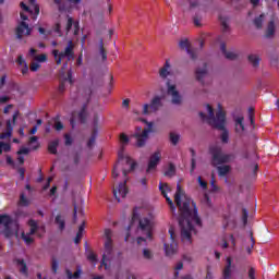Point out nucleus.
Instances as JSON below:
<instances>
[{
	"mask_svg": "<svg viewBox=\"0 0 279 279\" xmlns=\"http://www.w3.org/2000/svg\"><path fill=\"white\" fill-rule=\"evenodd\" d=\"M182 195H184V192H182V186L178 184L177 192L174 194V202L181 213L179 218V226L181 228V241H183V243H192L191 234H193V232L194 234L197 233L195 227H193V222L196 223V226L202 227V219H199V216L197 215V207L195 202L185 196L182 203Z\"/></svg>",
	"mask_w": 279,
	"mask_h": 279,
	"instance_id": "obj_1",
	"label": "nucleus"
},
{
	"mask_svg": "<svg viewBox=\"0 0 279 279\" xmlns=\"http://www.w3.org/2000/svg\"><path fill=\"white\" fill-rule=\"evenodd\" d=\"M138 221L140 223V230L143 232V234H146V239H149L151 241L154 236V220H151V216L141 218V214H138V207H135L133 209L132 214V222Z\"/></svg>",
	"mask_w": 279,
	"mask_h": 279,
	"instance_id": "obj_2",
	"label": "nucleus"
},
{
	"mask_svg": "<svg viewBox=\"0 0 279 279\" xmlns=\"http://www.w3.org/2000/svg\"><path fill=\"white\" fill-rule=\"evenodd\" d=\"M218 112L216 113L215 118V109H213V106L207 105L208 110V124L211 125V128H216V130H223V123H226V112L223 109H221V105H218Z\"/></svg>",
	"mask_w": 279,
	"mask_h": 279,
	"instance_id": "obj_3",
	"label": "nucleus"
},
{
	"mask_svg": "<svg viewBox=\"0 0 279 279\" xmlns=\"http://www.w3.org/2000/svg\"><path fill=\"white\" fill-rule=\"evenodd\" d=\"M209 154H211L214 167H217V165H226L234 160V155L223 154V149L221 148V146H210Z\"/></svg>",
	"mask_w": 279,
	"mask_h": 279,
	"instance_id": "obj_4",
	"label": "nucleus"
},
{
	"mask_svg": "<svg viewBox=\"0 0 279 279\" xmlns=\"http://www.w3.org/2000/svg\"><path fill=\"white\" fill-rule=\"evenodd\" d=\"M105 236V252L102 254L101 265L105 267V269H108V263L112 260V254L114 252V244L112 243V230L106 229Z\"/></svg>",
	"mask_w": 279,
	"mask_h": 279,
	"instance_id": "obj_5",
	"label": "nucleus"
},
{
	"mask_svg": "<svg viewBox=\"0 0 279 279\" xmlns=\"http://www.w3.org/2000/svg\"><path fill=\"white\" fill-rule=\"evenodd\" d=\"M142 121L147 125V128L144 129L142 132L141 128H136V132L133 135L134 138H136V147H145L147 138H149V134L154 132V122H149L146 119H143Z\"/></svg>",
	"mask_w": 279,
	"mask_h": 279,
	"instance_id": "obj_6",
	"label": "nucleus"
},
{
	"mask_svg": "<svg viewBox=\"0 0 279 279\" xmlns=\"http://www.w3.org/2000/svg\"><path fill=\"white\" fill-rule=\"evenodd\" d=\"M125 148H121V150L118 153V163L114 166L113 171H112V178L114 180H117V178H119V172H117V168L119 167V165H121V162H125V165H131L130 170L126 169H122V173L124 175V178L128 177V173H130V171H134L136 169V162L132 161V157L130 156H125L124 155Z\"/></svg>",
	"mask_w": 279,
	"mask_h": 279,
	"instance_id": "obj_7",
	"label": "nucleus"
},
{
	"mask_svg": "<svg viewBox=\"0 0 279 279\" xmlns=\"http://www.w3.org/2000/svg\"><path fill=\"white\" fill-rule=\"evenodd\" d=\"M73 49H75V45L73 44V40H70L63 52H60L58 49L52 50V56L56 63L58 65L62 64V60H64V58H68V60H73L75 58V52Z\"/></svg>",
	"mask_w": 279,
	"mask_h": 279,
	"instance_id": "obj_8",
	"label": "nucleus"
},
{
	"mask_svg": "<svg viewBox=\"0 0 279 279\" xmlns=\"http://www.w3.org/2000/svg\"><path fill=\"white\" fill-rule=\"evenodd\" d=\"M20 16L22 19V22L17 25L15 29L16 38L21 40L23 36H29L32 34V28H29V24H27L25 21H28L27 14L21 12Z\"/></svg>",
	"mask_w": 279,
	"mask_h": 279,
	"instance_id": "obj_9",
	"label": "nucleus"
},
{
	"mask_svg": "<svg viewBox=\"0 0 279 279\" xmlns=\"http://www.w3.org/2000/svg\"><path fill=\"white\" fill-rule=\"evenodd\" d=\"M168 232L170 234L171 243H165V252L167 256H173V254L178 252V242H175V229L170 227Z\"/></svg>",
	"mask_w": 279,
	"mask_h": 279,
	"instance_id": "obj_10",
	"label": "nucleus"
},
{
	"mask_svg": "<svg viewBox=\"0 0 279 279\" xmlns=\"http://www.w3.org/2000/svg\"><path fill=\"white\" fill-rule=\"evenodd\" d=\"M160 108H162V98L156 96L151 99L150 105H144L143 114H149V112H158Z\"/></svg>",
	"mask_w": 279,
	"mask_h": 279,
	"instance_id": "obj_11",
	"label": "nucleus"
},
{
	"mask_svg": "<svg viewBox=\"0 0 279 279\" xmlns=\"http://www.w3.org/2000/svg\"><path fill=\"white\" fill-rule=\"evenodd\" d=\"M28 226L31 228V231L27 234L23 232L22 239L26 243V245H32V243H34V238H32V235L38 232V222H36V220L34 219H31L28 220Z\"/></svg>",
	"mask_w": 279,
	"mask_h": 279,
	"instance_id": "obj_12",
	"label": "nucleus"
},
{
	"mask_svg": "<svg viewBox=\"0 0 279 279\" xmlns=\"http://www.w3.org/2000/svg\"><path fill=\"white\" fill-rule=\"evenodd\" d=\"M12 217L9 215H0V226H4L3 234L7 239H10L14 234L10 226H12Z\"/></svg>",
	"mask_w": 279,
	"mask_h": 279,
	"instance_id": "obj_13",
	"label": "nucleus"
},
{
	"mask_svg": "<svg viewBox=\"0 0 279 279\" xmlns=\"http://www.w3.org/2000/svg\"><path fill=\"white\" fill-rule=\"evenodd\" d=\"M167 88L168 95L172 97V104H174V106H180V104H182V96H180V92H178L175 85H171V83L168 81Z\"/></svg>",
	"mask_w": 279,
	"mask_h": 279,
	"instance_id": "obj_14",
	"label": "nucleus"
},
{
	"mask_svg": "<svg viewBox=\"0 0 279 279\" xmlns=\"http://www.w3.org/2000/svg\"><path fill=\"white\" fill-rule=\"evenodd\" d=\"M161 158H162V155L160 154V151H155L148 160L146 173H151V171H156V168L160 163Z\"/></svg>",
	"mask_w": 279,
	"mask_h": 279,
	"instance_id": "obj_15",
	"label": "nucleus"
},
{
	"mask_svg": "<svg viewBox=\"0 0 279 279\" xmlns=\"http://www.w3.org/2000/svg\"><path fill=\"white\" fill-rule=\"evenodd\" d=\"M159 191H160L161 195H163V197L166 198L168 206H170V210L172 213H175V205L173 204V201L167 195V191H169V185L167 183L160 182Z\"/></svg>",
	"mask_w": 279,
	"mask_h": 279,
	"instance_id": "obj_16",
	"label": "nucleus"
},
{
	"mask_svg": "<svg viewBox=\"0 0 279 279\" xmlns=\"http://www.w3.org/2000/svg\"><path fill=\"white\" fill-rule=\"evenodd\" d=\"M128 181H124L122 183H119L118 191L113 189V195L118 202H121L120 197H126L128 195Z\"/></svg>",
	"mask_w": 279,
	"mask_h": 279,
	"instance_id": "obj_17",
	"label": "nucleus"
},
{
	"mask_svg": "<svg viewBox=\"0 0 279 279\" xmlns=\"http://www.w3.org/2000/svg\"><path fill=\"white\" fill-rule=\"evenodd\" d=\"M179 47L181 49H185L187 51L189 56L191 57L192 60L197 59V53L194 52L193 49H191V44L189 43V39H183L179 43Z\"/></svg>",
	"mask_w": 279,
	"mask_h": 279,
	"instance_id": "obj_18",
	"label": "nucleus"
},
{
	"mask_svg": "<svg viewBox=\"0 0 279 279\" xmlns=\"http://www.w3.org/2000/svg\"><path fill=\"white\" fill-rule=\"evenodd\" d=\"M197 82L204 84V77L208 75V65L204 63L203 68H197L195 71Z\"/></svg>",
	"mask_w": 279,
	"mask_h": 279,
	"instance_id": "obj_19",
	"label": "nucleus"
},
{
	"mask_svg": "<svg viewBox=\"0 0 279 279\" xmlns=\"http://www.w3.org/2000/svg\"><path fill=\"white\" fill-rule=\"evenodd\" d=\"M171 63H169V60H166L163 66L159 70V76L161 80H167L168 75H171Z\"/></svg>",
	"mask_w": 279,
	"mask_h": 279,
	"instance_id": "obj_20",
	"label": "nucleus"
},
{
	"mask_svg": "<svg viewBox=\"0 0 279 279\" xmlns=\"http://www.w3.org/2000/svg\"><path fill=\"white\" fill-rule=\"evenodd\" d=\"M220 50L223 53V56L227 58V60H236V58H239V56L235 52L228 51L226 49V44L225 43H222L220 45Z\"/></svg>",
	"mask_w": 279,
	"mask_h": 279,
	"instance_id": "obj_21",
	"label": "nucleus"
},
{
	"mask_svg": "<svg viewBox=\"0 0 279 279\" xmlns=\"http://www.w3.org/2000/svg\"><path fill=\"white\" fill-rule=\"evenodd\" d=\"M88 104H84L82 109L78 112V121L80 123H86V119H88Z\"/></svg>",
	"mask_w": 279,
	"mask_h": 279,
	"instance_id": "obj_22",
	"label": "nucleus"
},
{
	"mask_svg": "<svg viewBox=\"0 0 279 279\" xmlns=\"http://www.w3.org/2000/svg\"><path fill=\"white\" fill-rule=\"evenodd\" d=\"M14 128L12 126V121H7V131L0 134V141H3L5 138H10L12 136Z\"/></svg>",
	"mask_w": 279,
	"mask_h": 279,
	"instance_id": "obj_23",
	"label": "nucleus"
},
{
	"mask_svg": "<svg viewBox=\"0 0 279 279\" xmlns=\"http://www.w3.org/2000/svg\"><path fill=\"white\" fill-rule=\"evenodd\" d=\"M230 276H232V258H227V266L223 269V278L230 279Z\"/></svg>",
	"mask_w": 279,
	"mask_h": 279,
	"instance_id": "obj_24",
	"label": "nucleus"
},
{
	"mask_svg": "<svg viewBox=\"0 0 279 279\" xmlns=\"http://www.w3.org/2000/svg\"><path fill=\"white\" fill-rule=\"evenodd\" d=\"M99 56L101 57L102 62L108 60V50H106V47H104V38L99 39Z\"/></svg>",
	"mask_w": 279,
	"mask_h": 279,
	"instance_id": "obj_25",
	"label": "nucleus"
},
{
	"mask_svg": "<svg viewBox=\"0 0 279 279\" xmlns=\"http://www.w3.org/2000/svg\"><path fill=\"white\" fill-rule=\"evenodd\" d=\"M65 274L68 279H80V277L82 276V268L78 266L74 274L71 270L66 269Z\"/></svg>",
	"mask_w": 279,
	"mask_h": 279,
	"instance_id": "obj_26",
	"label": "nucleus"
},
{
	"mask_svg": "<svg viewBox=\"0 0 279 279\" xmlns=\"http://www.w3.org/2000/svg\"><path fill=\"white\" fill-rule=\"evenodd\" d=\"M60 145V140H54L48 144V151L50 154H58V146Z\"/></svg>",
	"mask_w": 279,
	"mask_h": 279,
	"instance_id": "obj_27",
	"label": "nucleus"
},
{
	"mask_svg": "<svg viewBox=\"0 0 279 279\" xmlns=\"http://www.w3.org/2000/svg\"><path fill=\"white\" fill-rule=\"evenodd\" d=\"M276 34V24L274 20L268 23L267 31H266V38H271Z\"/></svg>",
	"mask_w": 279,
	"mask_h": 279,
	"instance_id": "obj_28",
	"label": "nucleus"
},
{
	"mask_svg": "<svg viewBox=\"0 0 279 279\" xmlns=\"http://www.w3.org/2000/svg\"><path fill=\"white\" fill-rule=\"evenodd\" d=\"M230 170H231L230 166H218L217 167L219 178H226V175L230 173Z\"/></svg>",
	"mask_w": 279,
	"mask_h": 279,
	"instance_id": "obj_29",
	"label": "nucleus"
},
{
	"mask_svg": "<svg viewBox=\"0 0 279 279\" xmlns=\"http://www.w3.org/2000/svg\"><path fill=\"white\" fill-rule=\"evenodd\" d=\"M243 117H239L235 119V132H245V124H243Z\"/></svg>",
	"mask_w": 279,
	"mask_h": 279,
	"instance_id": "obj_30",
	"label": "nucleus"
},
{
	"mask_svg": "<svg viewBox=\"0 0 279 279\" xmlns=\"http://www.w3.org/2000/svg\"><path fill=\"white\" fill-rule=\"evenodd\" d=\"M86 226V222H82V225L78 227V231L76 233V236L74 239V243L77 245L80 241H82V236L84 235V228Z\"/></svg>",
	"mask_w": 279,
	"mask_h": 279,
	"instance_id": "obj_31",
	"label": "nucleus"
},
{
	"mask_svg": "<svg viewBox=\"0 0 279 279\" xmlns=\"http://www.w3.org/2000/svg\"><path fill=\"white\" fill-rule=\"evenodd\" d=\"M31 3V8H33L35 14L33 15V20L36 21L38 19V14H40V5L36 3V0H28Z\"/></svg>",
	"mask_w": 279,
	"mask_h": 279,
	"instance_id": "obj_32",
	"label": "nucleus"
},
{
	"mask_svg": "<svg viewBox=\"0 0 279 279\" xmlns=\"http://www.w3.org/2000/svg\"><path fill=\"white\" fill-rule=\"evenodd\" d=\"M248 62L256 69L260 64V57L258 54H250Z\"/></svg>",
	"mask_w": 279,
	"mask_h": 279,
	"instance_id": "obj_33",
	"label": "nucleus"
},
{
	"mask_svg": "<svg viewBox=\"0 0 279 279\" xmlns=\"http://www.w3.org/2000/svg\"><path fill=\"white\" fill-rule=\"evenodd\" d=\"M222 130V133L220 135L221 142L226 145L230 141V134L228 133V130H226V122L223 123V129H218Z\"/></svg>",
	"mask_w": 279,
	"mask_h": 279,
	"instance_id": "obj_34",
	"label": "nucleus"
},
{
	"mask_svg": "<svg viewBox=\"0 0 279 279\" xmlns=\"http://www.w3.org/2000/svg\"><path fill=\"white\" fill-rule=\"evenodd\" d=\"M163 175H166V178H173V175H175V166L173 163H169V167L165 171Z\"/></svg>",
	"mask_w": 279,
	"mask_h": 279,
	"instance_id": "obj_35",
	"label": "nucleus"
},
{
	"mask_svg": "<svg viewBox=\"0 0 279 279\" xmlns=\"http://www.w3.org/2000/svg\"><path fill=\"white\" fill-rule=\"evenodd\" d=\"M263 21H265V15L264 13H262L258 17H255L254 20V25L257 29H262L263 28Z\"/></svg>",
	"mask_w": 279,
	"mask_h": 279,
	"instance_id": "obj_36",
	"label": "nucleus"
},
{
	"mask_svg": "<svg viewBox=\"0 0 279 279\" xmlns=\"http://www.w3.org/2000/svg\"><path fill=\"white\" fill-rule=\"evenodd\" d=\"M54 222L57 223V226H59V230H64V228H66V223L64 222V219H62V216L57 215Z\"/></svg>",
	"mask_w": 279,
	"mask_h": 279,
	"instance_id": "obj_37",
	"label": "nucleus"
},
{
	"mask_svg": "<svg viewBox=\"0 0 279 279\" xmlns=\"http://www.w3.org/2000/svg\"><path fill=\"white\" fill-rule=\"evenodd\" d=\"M12 149V146L8 143L0 142V156L3 151L8 153Z\"/></svg>",
	"mask_w": 279,
	"mask_h": 279,
	"instance_id": "obj_38",
	"label": "nucleus"
},
{
	"mask_svg": "<svg viewBox=\"0 0 279 279\" xmlns=\"http://www.w3.org/2000/svg\"><path fill=\"white\" fill-rule=\"evenodd\" d=\"M220 24L222 32H228V29H230V26L228 25V17L220 16Z\"/></svg>",
	"mask_w": 279,
	"mask_h": 279,
	"instance_id": "obj_39",
	"label": "nucleus"
},
{
	"mask_svg": "<svg viewBox=\"0 0 279 279\" xmlns=\"http://www.w3.org/2000/svg\"><path fill=\"white\" fill-rule=\"evenodd\" d=\"M170 142L172 145H178L180 143V135L175 133H170Z\"/></svg>",
	"mask_w": 279,
	"mask_h": 279,
	"instance_id": "obj_40",
	"label": "nucleus"
},
{
	"mask_svg": "<svg viewBox=\"0 0 279 279\" xmlns=\"http://www.w3.org/2000/svg\"><path fill=\"white\" fill-rule=\"evenodd\" d=\"M87 260H90L92 263H97V255L93 253V251H87Z\"/></svg>",
	"mask_w": 279,
	"mask_h": 279,
	"instance_id": "obj_41",
	"label": "nucleus"
},
{
	"mask_svg": "<svg viewBox=\"0 0 279 279\" xmlns=\"http://www.w3.org/2000/svg\"><path fill=\"white\" fill-rule=\"evenodd\" d=\"M53 33L57 34L59 37L62 36V26L60 23L54 24Z\"/></svg>",
	"mask_w": 279,
	"mask_h": 279,
	"instance_id": "obj_42",
	"label": "nucleus"
},
{
	"mask_svg": "<svg viewBox=\"0 0 279 279\" xmlns=\"http://www.w3.org/2000/svg\"><path fill=\"white\" fill-rule=\"evenodd\" d=\"M58 267H59L58 259L52 258V262H51L52 274H58Z\"/></svg>",
	"mask_w": 279,
	"mask_h": 279,
	"instance_id": "obj_43",
	"label": "nucleus"
},
{
	"mask_svg": "<svg viewBox=\"0 0 279 279\" xmlns=\"http://www.w3.org/2000/svg\"><path fill=\"white\" fill-rule=\"evenodd\" d=\"M20 204L21 206H29V201L25 197V194L20 195Z\"/></svg>",
	"mask_w": 279,
	"mask_h": 279,
	"instance_id": "obj_44",
	"label": "nucleus"
},
{
	"mask_svg": "<svg viewBox=\"0 0 279 279\" xmlns=\"http://www.w3.org/2000/svg\"><path fill=\"white\" fill-rule=\"evenodd\" d=\"M20 8H22V10H24V12H28V14H34V10H32V8L27 7V4H25V2H21Z\"/></svg>",
	"mask_w": 279,
	"mask_h": 279,
	"instance_id": "obj_45",
	"label": "nucleus"
},
{
	"mask_svg": "<svg viewBox=\"0 0 279 279\" xmlns=\"http://www.w3.org/2000/svg\"><path fill=\"white\" fill-rule=\"evenodd\" d=\"M247 217H248V211L243 208L242 209V221H243V226H247Z\"/></svg>",
	"mask_w": 279,
	"mask_h": 279,
	"instance_id": "obj_46",
	"label": "nucleus"
},
{
	"mask_svg": "<svg viewBox=\"0 0 279 279\" xmlns=\"http://www.w3.org/2000/svg\"><path fill=\"white\" fill-rule=\"evenodd\" d=\"M64 138H65V146L71 147V145H73V137H71V135L69 133H66L64 135Z\"/></svg>",
	"mask_w": 279,
	"mask_h": 279,
	"instance_id": "obj_47",
	"label": "nucleus"
},
{
	"mask_svg": "<svg viewBox=\"0 0 279 279\" xmlns=\"http://www.w3.org/2000/svg\"><path fill=\"white\" fill-rule=\"evenodd\" d=\"M74 24H75V23H73V17L68 16V23H66L65 31H66V32H71V29H72V27H73Z\"/></svg>",
	"mask_w": 279,
	"mask_h": 279,
	"instance_id": "obj_48",
	"label": "nucleus"
},
{
	"mask_svg": "<svg viewBox=\"0 0 279 279\" xmlns=\"http://www.w3.org/2000/svg\"><path fill=\"white\" fill-rule=\"evenodd\" d=\"M197 182H198L199 186H202V189L204 191H206V189H208V183L206 181L202 180V177L197 178Z\"/></svg>",
	"mask_w": 279,
	"mask_h": 279,
	"instance_id": "obj_49",
	"label": "nucleus"
},
{
	"mask_svg": "<svg viewBox=\"0 0 279 279\" xmlns=\"http://www.w3.org/2000/svg\"><path fill=\"white\" fill-rule=\"evenodd\" d=\"M203 201L205 202L206 206H208V208H213V202L210 201V196H208V194H204Z\"/></svg>",
	"mask_w": 279,
	"mask_h": 279,
	"instance_id": "obj_50",
	"label": "nucleus"
},
{
	"mask_svg": "<svg viewBox=\"0 0 279 279\" xmlns=\"http://www.w3.org/2000/svg\"><path fill=\"white\" fill-rule=\"evenodd\" d=\"M40 69V65L38 62H33L31 63V66H29V70L33 72V73H36V71H38Z\"/></svg>",
	"mask_w": 279,
	"mask_h": 279,
	"instance_id": "obj_51",
	"label": "nucleus"
},
{
	"mask_svg": "<svg viewBox=\"0 0 279 279\" xmlns=\"http://www.w3.org/2000/svg\"><path fill=\"white\" fill-rule=\"evenodd\" d=\"M248 119L251 121V125L254 128V108L252 107L248 109Z\"/></svg>",
	"mask_w": 279,
	"mask_h": 279,
	"instance_id": "obj_52",
	"label": "nucleus"
},
{
	"mask_svg": "<svg viewBox=\"0 0 279 279\" xmlns=\"http://www.w3.org/2000/svg\"><path fill=\"white\" fill-rule=\"evenodd\" d=\"M120 141H121V143H124V145H128L130 143V137H128V135L125 133H122L120 135Z\"/></svg>",
	"mask_w": 279,
	"mask_h": 279,
	"instance_id": "obj_53",
	"label": "nucleus"
},
{
	"mask_svg": "<svg viewBox=\"0 0 279 279\" xmlns=\"http://www.w3.org/2000/svg\"><path fill=\"white\" fill-rule=\"evenodd\" d=\"M35 60L37 62H47V54L43 53V54L36 56Z\"/></svg>",
	"mask_w": 279,
	"mask_h": 279,
	"instance_id": "obj_54",
	"label": "nucleus"
},
{
	"mask_svg": "<svg viewBox=\"0 0 279 279\" xmlns=\"http://www.w3.org/2000/svg\"><path fill=\"white\" fill-rule=\"evenodd\" d=\"M143 256L144 258H146L147 260L151 259V251L147 250V248H144L143 251Z\"/></svg>",
	"mask_w": 279,
	"mask_h": 279,
	"instance_id": "obj_55",
	"label": "nucleus"
},
{
	"mask_svg": "<svg viewBox=\"0 0 279 279\" xmlns=\"http://www.w3.org/2000/svg\"><path fill=\"white\" fill-rule=\"evenodd\" d=\"M19 265H21L22 266V268H21V272L22 274H26V271H27V264H25V260H19Z\"/></svg>",
	"mask_w": 279,
	"mask_h": 279,
	"instance_id": "obj_56",
	"label": "nucleus"
},
{
	"mask_svg": "<svg viewBox=\"0 0 279 279\" xmlns=\"http://www.w3.org/2000/svg\"><path fill=\"white\" fill-rule=\"evenodd\" d=\"M38 32H39V34L46 36V38H47V36H51V31L47 32L44 27H39Z\"/></svg>",
	"mask_w": 279,
	"mask_h": 279,
	"instance_id": "obj_57",
	"label": "nucleus"
},
{
	"mask_svg": "<svg viewBox=\"0 0 279 279\" xmlns=\"http://www.w3.org/2000/svg\"><path fill=\"white\" fill-rule=\"evenodd\" d=\"M193 21H194V25H195L196 27H201V26H202V17H198L197 15H195V16L193 17Z\"/></svg>",
	"mask_w": 279,
	"mask_h": 279,
	"instance_id": "obj_58",
	"label": "nucleus"
},
{
	"mask_svg": "<svg viewBox=\"0 0 279 279\" xmlns=\"http://www.w3.org/2000/svg\"><path fill=\"white\" fill-rule=\"evenodd\" d=\"M64 81L69 82V84H73V72L71 70L68 71V77Z\"/></svg>",
	"mask_w": 279,
	"mask_h": 279,
	"instance_id": "obj_59",
	"label": "nucleus"
},
{
	"mask_svg": "<svg viewBox=\"0 0 279 279\" xmlns=\"http://www.w3.org/2000/svg\"><path fill=\"white\" fill-rule=\"evenodd\" d=\"M248 278L256 279V270L254 268L248 269Z\"/></svg>",
	"mask_w": 279,
	"mask_h": 279,
	"instance_id": "obj_60",
	"label": "nucleus"
},
{
	"mask_svg": "<svg viewBox=\"0 0 279 279\" xmlns=\"http://www.w3.org/2000/svg\"><path fill=\"white\" fill-rule=\"evenodd\" d=\"M54 130H57V132L64 130V124H62V122H56Z\"/></svg>",
	"mask_w": 279,
	"mask_h": 279,
	"instance_id": "obj_61",
	"label": "nucleus"
},
{
	"mask_svg": "<svg viewBox=\"0 0 279 279\" xmlns=\"http://www.w3.org/2000/svg\"><path fill=\"white\" fill-rule=\"evenodd\" d=\"M22 154H24V155L29 154V148H27V147H22V148L17 151V155H19V156H22Z\"/></svg>",
	"mask_w": 279,
	"mask_h": 279,
	"instance_id": "obj_62",
	"label": "nucleus"
},
{
	"mask_svg": "<svg viewBox=\"0 0 279 279\" xmlns=\"http://www.w3.org/2000/svg\"><path fill=\"white\" fill-rule=\"evenodd\" d=\"M81 158H82V155H81L80 153H76V154L74 155V158H73L74 165H80Z\"/></svg>",
	"mask_w": 279,
	"mask_h": 279,
	"instance_id": "obj_63",
	"label": "nucleus"
},
{
	"mask_svg": "<svg viewBox=\"0 0 279 279\" xmlns=\"http://www.w3.org/2000/svg\"><path fill=\"white\" fill-rule=\"evenodd\" d=\"M80 34V22H74V36Z\"/></svg>",
	"mask_w": 279,
	"mask_h": 279,
	"instance_id": "obj_64",
	"label": "nucleus"
}]
</instances>
